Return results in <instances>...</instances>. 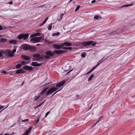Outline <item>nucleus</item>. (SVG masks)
Listing matches in <instances>:
<instances>
[{
    "label": "nucleus",
    "instance_id": "obj_1",
    "mask_svg": "<svg viewBox=\"0 0 135 135\" xmlns=\"http://www.w3.org/2000/svg\"><path fill=\"white\" fill-rule=\"evenodd\" d=\"M96 42L94 43V41H84L82 43V45L84 46L85 47L87 46H89L90 45H91L92 46H94L95 45Z\"/></svg>",
    "mask_w": 135,
    "mask_h": 135
},
{
    "label": "nucleus",
    "instance_id": "obj_2",
    "mask_svg": "<svg viewBox=\"0 0 135 135\" xmlns=\"http://www.w3.org/2000/svg\"><path fill=\"white\" fill-rule=\"evenodd\" d=\"M58 89V88L55 87H52L49 89L47 91L45 96L47 97L49 95L52 94Z\"/></svg>",
    "mask_w": 135,
    "mask_h": 135
},
{
    "label": "nucleus",
    "instance_id": "obj_3",
    "mask_svg": "<svg viewBox=\"0 0 135 135\" xmlns=\"http://www.w3.org/2000/svg\"><path fill=\"white\" fill-rule=\"evenodd\" d=\"M42 38V36H41L39 37H36L31 38L30 40L31 41H33V43L38 42H40Z\"/></svg>",
    "mask_w": 135,
    "mask_h": 135
},
{
    "label": "nucleus",
    "instance_id": "obj_4",
    "mask_svg": "<svg viewBox=\"0 0 135 135\" xmlns=\"http://www.w3.org/2000/svg\"><path fill=\"white\" fill-rule=\"evenodd\" d=\"M3 54H6V56L7 57H12L13 56L11 51L8 50L3 51Z\"/></svg>",
    "mask_w": 135,
    "mask_h": 135
},
{
    "label": "nucleus",
    "instance_id": "obj_5",
    "mask_svg": "<svg viewBox=\"0 0 135 135\" xmlns=\"http://www.w3.org/2000/svg\"><path fill=\"white\" fill-rule=\"evenodd\" d=\"M40 56V54L38 53L33 54V61H38Z\"/></svg>",
    "mask_w": 135,
    "mask_h": 135
},
{
    "label": "nucleus",
    "instance_id": "obj_6",
    "mask_svg": "<svg viewBox=\"0 0 135 135\" xmlns=\"http://www.w3.org/2000/svg\"><path fill=\"white\" fill-rule=\"evenodd\" d=\"M67 52V51L65 50H55L53 51L54 54H61L65 53Z\"/></svg>",
    "mask_w": 135,
    "mask_h": 135
},
{
    "label": "nucleus",
    "instance_id": "obj_7",
    "mask_svg": "<svg viewBox=\"0 0 135 135\" xmlns=\"http://www.w3.org/2000/svg\"><path fill=\"white\" fill-rule=\"evenodd\" d=\"M45 54L46 55L49 56H52L54 55V54L53 52H52L50 50H49L46 52Z\"/></svg>",
    "mask_w": 135,
    "mask_h": 135
},
{
    "label": "nucleus",
    "instance_id": "obj_8",
    "mask_svg": "<svg viewBox=\"0 0 135 135\" xmlns=\"http://www.w3.org/2000/svg\"><path fill=\"white\" fill-rule=\"evenodd\" d=\"M53 46L55 49H62L63 46L62 45H61L57 44H54L53 45Z\"/></svg>",
    "mask_w": 135,
    "mask_h": 135
},
{
    "label": "nucleus",
    "instance_id": "obj_9",
    "mask_svg": "<svg viewBox=\"0 0 135 135\" xmlns=\"http://www.w3.org/2000/svg\"><path fill=\"white\" fill-rule=\"evenodd\" d=\"M22 68L24 69L28 70H32L33 69V68L32 67L27 65L24 66Z\"/></svg>",
    "mask_w": 135,
    "mask_h": 135
},
{
    "label": "nucleus",
    "instance_id": "obj_10",
    "mask_svg": "<svg viewBox=\"0 0 135 135\" xmlns=\"http://www.w3.org/2000/svg\"><path fill=\"white\" fill-rule=\"evenodd\" d=\"M22 47L23 50H27L29 49L30 45L23 44L22 46Z\"/></svg>",
    "mask_w": 135,
    "mask_h": 135
},
{
    "label": "nucleus",
    "instance_id": "obj_11",
    "mask_svg": "<svg viewBox=\"0 0 135 135\" xmlns=\"http://www.w3.org/2000/svg\"><path fill=\"white\" fill-rule=\"evenodd\" d=\"M62 45L63 46H70L72 45L71 43L68 42H65L62 43Z\"/></svg>",
    "mask_w": 135,
    "mask_h": 135
},
{
    "label": "nucleus",
    "instance_id": "obj_12",
    "mask_svg": "<svg viewBox=\"0 0 135 135\" xmlns=\"http://www.w3.org/2000/svg\"><path fill=\"white\" fill-rule=\"evenodd\" d=\"M41 65V64H39L37 63V62H33L31 63V65L34 66H40Z\"/></svg>",
    "mask_w": 135,
    "mask_h": 135
},
{
    "label": "nucleus",
    "instance_id": "obj_13",
    "mask_svg": "<svg viewBox=\"0 0 135 135\" xmlns=\"http://www.w3.org/2000/svg\"><path fill=\"white\" fill-rule=\"evenodd\" d=\"M29 50L31 51L34 52L36 50V49L35 47L33 46L30 45V48Z\"/></svg>",
    "mask_w": 135,
    "mask_h": 135
},
{
    "label": "nucleus",
    "instance_id": "obj_14",
    "mask_svg": "<svg viewBox=\"0 0 135 135\" xmlns=\"http://www.w3.org/2000/svg\"><path fill=\"white\" fill-rule=\"evenodd\" d=\"M65 83V81H62L56 85V88L60 87L63 85Z\"/></svg>",
    "mask_w": 135,
    "mask_h": 135
},
{
    "label": "nucleus",
    "instance_id": "obj_15",
    "mask_svg": "<svg viewBox=\"0 0 135 135\" xmlns=\"http://www.w3.org/2000/svg\"><path fill=\"white\" fill-rule=\"evenodd\" d=\"M23 38L24 40H25L28 37L29 34L28 33H26L25 34H22Z\"/></svg>",
    "mask_w": 135,
    "mask_h": 135
},
{
    "label": "nucleus",
    "instance_id": "obj_16",
    "mask_svg": "<svg viewBox=\"0 0 135 135\" xmlns=\"http://www.w3.org/2000/svg\"><path fill=\"white\" fill-rule=\"evenodd\" d=\"M9 43L11 44H15L17 43V41L15 40H10L9 42Z\"/></svg>",
    "mask_w": 135,
    "mask_h": 135
},
{
    "label": "nucleus",
    "instance_id": "obj_17",
    "mask_svg": "<svg viewBox=\"0 0 135 135\" xmlns=\"http://www.w3.org/2000/svg\"><path fill=\"white\" fill-rule=\"evenodd\" d=\"M25 72V71L23 70L22 69H19L18 70H17L16 72V74H20L21 73H24Z\"/></svg>",
    "mask_w": 135,
    "mask_h": 135
},
{
    "label": "nucleus",
    "instance_id": "obj_18",
    "mask_svg": "<svg viewBox=\"0 0 135 135\" xmlns=\"http://www.w3.org/2000/svg\"><path fill=\"white\" fill-rule=\"evenodd\" d=\"M7 39L3 38H0V41L2 42H6L7 41Z\"/></svg>",
    "mask_w": 135,
    "mask_h": 135
},
{
    "label": "nucleus",
    "instance_id": "obj_19",
    "mask_svg": "<svg viewBox=\"0 0 135 135\" xmlns=\"http://www.w3.org/2000/svg\"><path fill=\"white\" fill-rule=\"evenodd\" d=\"M23 58L25 60H29L30 59V57L28 56H23Z\"/></svg>",
    "mask_w": 135,
    "mask_h": 135
},
{
    "label": "nucleus",
    "instance_id": "obj_20",
    "mask_svg": "<svg viewBox=\"0 0 135 135\" xmlns=\"http://www.w3.org/2000/svg\"><path fill=\"white\" fill-rule=\"evenodd\" d=\"M48 19V17H47L44 20V21L43 22L41 23V24H40V26H41L43 25H44L45 22H46L47 20Z\"/></svg>",
    "mask_w": 135,
    "mask_h": 135
},
{
    "label": "nucleus",
    "instance_id": "obj_21",
    "mask_svg": "<svg viewBox=\"0 0 135 135\" xmlns=\"http://www.w3.org/2000/svg\"><path fill=\"white\" fill-rule=\"evenodd\" d=\"M94 75L93 74L91 75L88 79V81H89L91 80L92 78L94 77Z\"/></svg>",
    "mask_w": 135,
    "mask_h": 135
},
{
    "label": "nucleus",
    "instance_id": "obj_22",
    "mask_svg": "<svg viewBox=\"0 0 135 135\" xmlns=\"http://www.w3.org/2000/svg\"><path fill=\"white\" fill-rule=\"evenodd\" d=\"M17 38L18 39H20L22 38L23 37L22 34H21L17 36Z\"/></svg>",
    "mask_w": 135,
    "mask_h": 135
},
{
    "label": "nucleus",
    "instance_id": "obj_23",
    "mask_svg": "<svg viewBox=\"0 0 135 135\" xmlns=\"http://www.w3.org/2000/svg\"><path fill=\"white\" fill-rule=\"evenodd\" d=\"M133 4H126V5L122 6L121 7H128L129 6H132L133 5Z\"/></svg>",
    "mask_w": 135,
    "mask_h": 135
},
{
    "label": "nucleus",
    "instance_id": "obj_24",
    "mask_svg": "<svg viewBox=\"0 0 135 135\" xmlns=\"http://www.w3.org/2000/svg\"><path fill=\"white\" fill-rule=\"evenodd\" d=\"M41 96V95H39L38 96H36L34 97V99L35 101H36Z\"/></svg>",
    "mask_w": 135,
    "mask_h": 135
},
{
    "label": "nucleus",
    "instance_id": "obj_25",
    "mask_svg": "<svg viewBox=\"0 0 135 135\" xmlns=\"http://www.w3.org/2000/svg\"><path fill=\"white\" fill-rule=\"evenodd\" d=\"M52 23L50 24L48 26V30H51V28L52 27Z\"/></svg>",
    "mask_w": 135,
    "mask_h": 135
},
{
    "label": "nucleus",
    "instance_id": "obj_26",
    "mask_svg": "<svg viewBox=\"0 0 135 135\" xmlns=\"http://www.w3.org/2000/svg\"><path fill=\"white\" fill-rule=\"evenodd\" d=\"M96 68L94 66L93 68H92L87 73V74H89L90 73L93 71L94 69Z\"/></svg>",
    "mask_w": 135,
    "mask_h": 135
},
{
    "label": "nucleus",
    "instance_id": "obj_27",
    "mask_svg": "<svg viewBox=\"0 0 135 135\" xmlns=\"http://www.w3.org/2000/svg\"><path fill=\"white\" fill-rule=\"evenodd\" d=\"M22 66V65L21 64H17L16 66V69H18L20 68Z\"/></svg>",
    "mask_w": 135,
    "mask_h": 135
},
{
    "label": "nucleus",
    "instance_id": "obj_28",
    "mask_svg": "<svg viewBox=\"0 0 135 135\" xmlns=\"http://www.w3.org/2000/svg\"><path fill=\"white\" fill-rule=\"evenodd\" d=\"M45 92L43 90H42L41 92L40 93L39 95H41V96L43 95H44L45 94Z\"/></svg>",
    "mask_w": 135,
    "mask_h": 135
},
{
    "label": "nucleus",
    "instance_id": "obj_29",
    "mask_svg": "<svg viewBox=\"0 0 135 135\" xmlns=\"http://www.w3.org/2000/svg\"><path fill=\"white\" fill-rule=\"evenodd\" d=\"M60 32H58L56 33H54L52 34V36H58L60 34Z\"/></svg>",
    "mask_w": 135,
    "mask_h": 135
},
{
    "label": "nucleus",
    "instance_id": "obj_30",
    "mask_svg": "<svg viewBox=\"0 0 135 135\" xmlns=\"http://www.w3.org/2000/svg\"><path fill=\"white\" fill-rule=\"evenodd\" d=\"M2 54H3V50H0V57H1L2 56Z\"/></svg>",
    "mask_w": 135,
    "mask_h": 135
},
{
    "label": "nucleus",
    "instance_id": "obj_31",
    "mask_svg": "<svg viewBox=\"0 0 135 135\" xmlns=\"http://www.w3.org/2000/svg\"><path fill=\"white\" fill-rule=\"evenodd\" d=\"M85 53H83L81 54V56L82 58L85 57Z\"/></svg>",
    "mask_w": 135,
    "mask_h": 135
},
{
    "label": "nucleus",
    "instance_id": "obj_32",
    "mask_svg": "<svg viewBox=\"0 0 135 135\" xmlns=\"http://www.w3.org/2000/svg\"><path fill=\"white\" fill-rule=\"evenodd\" d=\"M64 14L63 13H61L59 16V18L60 19H61L62 18V17L64 16Z\"/></svg>",
    "mask_w": 135,
    "mask_h": 135
},
{
    "label": "nucleus",
    "instance_id": "obj_33",
    "mask_svg": "<svg viewBox=\"0 0 135 135\" xmlns=\"http://www.w3.org/2000/svg\"><path fill=\"white\" fill-rule=\"evenodd\" d=\"M100 17L98 15L95 16L94 17V19L96 20L98 19Z\"/></svg>",
    "mask_w": 135,
    "mask_h": 135
},
{
    "label": "nucleus",
    "instance_id": "obj_34",
    "mask_svg": "<svg viewBox=\"0 0 135 135\" xmlns=\"http://www.w3.org/2000/svg\"><path fill=\"white\" fill-rule=\"evenodd\" d=\"M21 64L22 65H24L26 64V61H23L21 62Z\"/></svg>",
    "mask_w": 135,
    "mask_h": 135
},
{
    "label": "nucleus",
    "instance_id": "obj_35",
    "mask_svg": "<svg viewBox=\"0 0 135 135\" xmlns=\"http://www.w3.org/2000/svg\"><path fill=\"white\" fill-rule=\"evenodd\" d=\"M80 6L79 5H78L77 7H76L75 10V11L76 12L77 11L79 8Z\"/></svg>",
    "mask_w": 135,
    "mask_h": 135
},
{
    "label": "nucleus",
    "instance_id": "obj_36",
    "mask_svg": "<svg viewBox=\"0 0 135 135\" xmlns=\"http://www.w3.org/2000/svg\"><path fill=\"white\" fill-rule=\"evenodd\" d=\"M40 33L39 32H37L36 33H34L35 36H38L40 35Z\"/></svg>",
    "mask_w": 135,
    "mask_h": 135
},
{
    "label": "nucleus",
    "instance_id": "obj_37",
    "mask_svg": "<svg viewBox=\"0 0 135 135\" xmlns=\"http://www.w3.org/2000/svg\"><path fill=\"white\" fill-rule=\"evenodd\" d=\"M49 86L48 87H47L46 88H45L43 90L45 92L49 88Z\"/></svg>",
    "mask_w": 135,
    "mask_h": 135
},
{
    "label": "nucleus",
    "instance_id": "obj_38",
    "mask_svg": "<svg viewBox=\"0 0 135 135\" xmlns=\"http://www.w3.org/2000/svg\"><path fill=\"white\" fill-rule=\"evenodd\" d=\"M50 111H48L45 114V117H44V118H45L46 117L47 115L50 113Z\"/></svg>",
    "mask_w": 135,
    "mask_h": 135
},
{
    "label": "nucleus",
    "instance_id": "obj_39",
    "mask_svg": "<svg viewBox=\"0 0 135 135\" xmlns=\"http://www.w3.org/2000/svg\"><path fill=\"white\" fill-rule=\"evenodd\" d=\"M28 120H29V119H25L22 120V122H27Z\"/></svg>",
    "mask_w": 135,
    "mask_h": 135
},
{
    "label": "nucleus",
    "instance_id": "obj_40",
    "mask_svg": "<svg viewBox=\"0 0 135 135\" xmlns=\"http://www.w3.org/2000/svg\"><path fill=\"white\" fill-rule=\"evenodd\" d=\"M44 58V56H40L39 57V58H38V60H42Z\"/></svg>",
    "mask_w": 135,
    "mask_h": 135
},
{
    "label": "nucleus",
    "instance_id": "obj_41",
    "mask_svg": "<svg viewBox=\"0 0 135 135\" xmlns=\"http://www.w3.org/2000/svg\"><path fill=\"white\" fill-rule=\"evenodd\" d=\"M44 58H45L46 59H47L49 58H50V57L48 56H47V55H44Z\"/></svg>",
    "mask_w": 135,
    "mask_h": 135
},
{
    "label": "nucleus",
    "instance_id": "obj_42",
    "mask_svg": "<svg viewBox=\"0 0 135 135\" xmlns=\"http://www.w3.org/2000/svg\"><path fill=\"white\" fill-rule=\"evenodd\" d=\"M30 132L28 129H27L26 131V132L25 133L27 134V135H28V134L30 133Z\"/></svg>",
    "mask_w": 135,
    "mask_h": 135
},
{
    "label": "nucleus",
    "instance_id": "obj_43",
    "mask_svg": "<svg viewBox=\"0 0 135 135\" xmlns=\"http://www.w3.org/2000/svg\"><path fill=\"white\" fill-rule=\"evenodd\" d=\"M16 50L15 49H13L12 50V54H13L15 53V52H16Z\"/></svg>",
    "mask_w": 135,
    "mask_h": 135
},
{
    "label": "nucleus",
    "instance_id": "obj_44",
    "mask_svg": "<svg viewBox=\"0 0 135 135\" xmlns=\"http://www.w3.org/2000/svg\"><path fill=\"white\" fill-rule=\"evenodd\" d=\"M2 73L3 74H6L7 73V72L5 71H2Z\"/></svg>",
    "mask_w": 135,
    "mask_h": 135
},
{
    "label": "nucleus",
    "instance_id": "obj_45",
    "mask_svg": "<svg viewBox=\"0 0 135 135\" xmlns=\"http://www.w3.org/2000/svg\"><path fill=\"white\" fill-rule=\"evenodd\" d=\"M62 49H64V50H67V47H64V46L62 47Z\"/></svg>",
    "mask_w": 135,
    "mask_h": 135
},
{
    "label": "nucleus",
    "instance_id": "obj_46",
    "mask_svg": "<svg viewBox=\"0 0 135 135\" xmlns=\"http://www.w3.org/2000/svg\"><path fill=\"white\" fill-rule=\"evenodd\" d=\"M4 107V106H2L1 105H0V110L3 109Z\"/></svg>",
    "mask_w": 135,
    "mask_h": 135
},
{
    "label": "nucleus",
    "instance_id": "obj_47",
    "mask_svg": "<svg viewBox=\"0 0 135 135\" xmlns=\"http://www.w3.org/2000/svg\"><path fill=\"white\" fill-rule=\"evenodd\" d=\"M72 48L71 47H67V50H71Z\"/></svg>",
    "mask_w": 135,
    "mask_h": 135
},
{
    "label": "nucleus",
    "instance_id": "obj_48",
    "mask_svg": "<svg viewBox=\"0 0 135 135\" xmlns=\"http://www.w3.org/2000/svg\"><path fill=\"white\" fill-rule=\"evenodd\" d=\"M39 121V118H38L37 120H36V124Z\"/></svg>",
    "mask_w": 135,
    "mask_h": 135
},
{
    "label": "nucleus",
    "instance_id": "obj_49",
    "mask_svg": "<svg viewBox=\"0 0 135 135\" xmlns=\"http://www.w3.org/2000/svg\"><path fill=\"white\" fill-rule=\"evenodd\" d=\"M45 6V5L44 4V5H43L42 6H40L38 7H37V8H39V7L41 8V7H44Z\"/></svg>",
    "mask_w": 135,
    "mask_h": 135
},
{
    "label": "nucleus",
    "instance_id": "obj_50",
    "mask_svg": "<svg viewBox=\"0 0 135 135\" xmlns=\"http://www.w3.org/2000/svg\"><path fill=\"white\" fill-rule=\"evenodd\" d=\"M61 89L60 90H59L56 91V92H55L54 94L52 95V96H53L56 93H57L58 91H60V90L61 89Z\"/></svg>",
    "mask_w": 135,
    "mask_h": 135
},
{
    "label": "nucleus",
    "instance_id": "obj_51",
    "mask_svg": "<svg viewBox=\"0 0 135 135\" xmlns=\"http://www.w3.org/2000/svg\"><path fill=\"white\" fill-rule=\"evenodd\" d=\"M102 117H100V119H99V120H98V121L97 122V123H96L95 124V125H96V124L97 123H98V122H99L100 121V119H101V118H102Z\"/></svg>",
    "mask_w": 135,
    "mask_h": 135
},
{
    "label": "nucleus",
    "instance_id": "obj_52",
    "mask_svg": "<svg viewBox=\"0 0 135 135\" xmlns=\"http://www.w3.org/2000/svg\"><path fill=\"white\" fill-rule=\"evenodd\" d=\"M32 127H30L29 128L28 130L30 132L32 129Z\"/></svg>",
    "mask_w": 135,
    "mask_h": 135
},
{
    "label": "nucleus",
    "instance_id": "obj_53",
    "mask_svg": "<svg viewBox=\"0 0 135 135\" xmlns=\"http://www.w3.org/2000/svg\"><path fill=\"white\" fill-rule=\"evenodd\" d=\"M35 36L34 34L31 35L30 36V37H32Z\"/></svg>",
    "mask_w": 135,
    "mask_h": 135
},
{
    "label": "nucleus",
    "instance_id": "obj_54",
    "mask_svg": "<svg viewBox=\"0 0 135 135\" xmlns=\"http://www.w3.org/2000/svg\"><path fill=\"white\" fill-rule=\"evenodd\" d=\"M96 2V1L95 0H94L91 1V3H94Z\"/></svg>",
    "mask_w": 135,
    "mask_h": 135
},
{
    "label": "nucleus",
    "instance_id": "obj_55",
    "mask_svg": "<svg viewBox=\"0 0 135 135\" xmlns=\"http://www.w3.org/2000/svg\"><path fill=\"white\" fill-rule=\"evenodd\" d=\"M99 65L100 64L98 63V62L97 63V65L95 66V67L96 68L97 67H98Z\"/></svg>",
    "mask_w": 135,
    "mask_h": 135
},
{
    "label": "nucleus",
    "instance_id": "obj_56",
    "mask_svg": "<svg viewBox=\"0 0 135 135\" xmlns=\"http://www.w3.org/2000/svg\"><path fill=\"white\" fill-rule=\"evenodd\" d=\"M106 59H107V58L105 59H104V60H103V61H102L101 62H99V61L98 62V63L100 64L102 63L103 61L105 60Z\"/></svg>",
    "mask_w": 135,
    "mask_h": 135
},
{
    "label": "nucleus",
    "instance_id": "obj_57",
    "mask_svg": "<svg viewBox=\"0 0 135 135\" xmlns=\"http://www.w3.org/2000/svg\"><path fill=\"white\" fill-rule=\"evenodd\" d=\"M104 57L102 59H101L99 61L100 62H101L102 61H103V60H104Z\"/></svg>",
    "mask_w": 135,
    "mask_h": 135
},
{
    "label": "nucleus",
    "instance_id": "obj_58",
    "mask_svg": "<svg viewBox=\"0 0 135 135\" xmlns=\"http://www.w3.org/2000/svg\"><path fill=\"white\" fill-rule=\"evenodd\" d=\"M13 3L12 2V1L10 2H9L7 4H12Z\"/></svg>",
    "mask_w": 135,
    "mask_h": 135
},
{
    "label": "nucleus",
    "instance_id": "obj_59",
    "mask_svg": "<svg viewBox=\"0 0 135 135\" xmlns=\"http://www.w3.org/2000/svg\"><path fill=\"white\" fill-rule=\"evenodd\" d=\"M2 29L3 28L2 26L1 25H0V30H2Z\"/></svg>",
    "mask_w": 135,
    "mask_h": 135
},
{
    "label": "nucleus",
    "instance_id": "obj_60",
    "mask_svg": "<svg viewBox=\"0 0 135 135\" xmlns=\"http://www.w3.org/2000/svg\"><path fill=\"white\" fill-rule=\"evenodd\" d=\"M16 124V123H15L11 127H13Z\"/></svg>",
    "mask_w": 135,
    "mask_h": 135
},
{
    "label": "nucleus",
    "instance_id": "obj_61",
    "mask_svg": "<svg viewBox=\"0 0 135 135\" xmlns=\"http://www.w3.org/2000/svg\"><path fill=\"white\" fill-rule=\"evenodd\" d=\"M73 0H70V1L68 2V3H69L71 2Z\"/></svg>",
    "mask_w": 135,
    "mask_h": 135
},
{
    "label": "nucleus",
    "instance_id": "obj_62",
    "mask_svg": "<svg viewBox=\"0 0 135 135\" xmlns=\"http://www.w3.org/2000/svg\"><path fill=\"white\" fill-rule=\"evenodd\" d=\"M40 105H38L37 107H36V108H38V107H40Z\"/></svg>",
    "mask_w": 135,
    "mask_h": 135
},
{
    "label": "nucleus",
    "instance_id": "obj_63",
    "mask_svg": "<svg viewBox=\"0 0 135 135\" xmlns=\"http://www.w3.org/2000/svg\"><path fill=\"white\" fill-rule=\"evenodd\" d=\"M73 70V69H72L70 71H69L68 73V74L69 73H70L71 71L72 70Z\"/></svg>",
    "mask_w": 135,
    "mask_h": 135
},
{
    "label": "nucleus",
    "instance_id": "obj_64",
    "mask_svg": "<svg viewBox=\"0 0 135 135\" xmlns=\"http://www.w3.org/2000/svg\"><path fill=\"white\" fill-rule=\"evenodd\" d=\"M22 135H28L27 134H26V133H25L23 134Z\"/></svg>",
    "mask_w": 135,
    "mask_h": 135
}]
</instances>
